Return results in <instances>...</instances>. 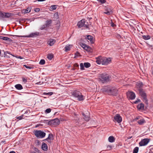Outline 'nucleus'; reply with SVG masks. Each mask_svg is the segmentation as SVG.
Masks as SVG:
<instances>
[{
	"label": "nucleus",
	"mask_w": 153,
	"mask_h": 153,
	"mask_svg": "<svg viewBox=\"0 0 153 153\" xmlns=\"http://www.w3.org/2000/svg\"><path fill=\"white\" fill-rule=\"evenodd\" d=\"M102 91L110 95L116 96L118 93L117 89L114 87L106 86L103 88Z\"/></svg>",
	"instance_id": "nucleus-1"
},
{
	"label": "nucleus",
	"mask_w": 153,
	"mask_h": 153,
	"mask_svg": "<svg viewBox=\"0 0 153 153\" xmlns=\"http://www.w3.org/2000/svg\"><path fill=\"white\" fill-rule=\"evenodd\" d=\"M73 97L77 98V100L79 101H83L85 99V97L82 94V93L77 90L74 91L72 94Z\"/></svg>",
	"instance_id": "nucleus-2"
},
{
	"label": "nucleus",
	"mask_w": 153,
	"mask_h": 153,
	"mask_svg": "<svg viewBox=\"0 0 153 153\" xmlns=\"http://www.w3.org/2000/svg\"><path fill=\"white\" fill-rule=\"evenodd\" d=\"M109 76L108 74H102L99 76L100 80L103 83H105L109 81Z\"/></svg>",
	"instance_id": "nucleus-3"
},
{
	"label": "nucleus",
	"mask_w": 153,
	"mask_h": 153,
	"mask_svg": "<svg viewBox=\"0 0 153 153\" xmlns=\"http://www.w3.org/2000/svg\"><path fill=\"white\" fill-rule=\"evenodd\" d=\"M13 14L10 13H5L0 11V20L4 21L5 18H9Z\"/></svg>",
	"instance_id": "nucleus-4"
},
{
	"label": "nucleus",
	"mask_w": 153,
	"mask_h": 153,
	"mask_svg": "<svg viewBox=\"0 0 153 153\" xmlns=\"http://www.w3.org/2000/svg\"><path fill=\"white\" fill-rule=\"evenodd\" d=\"M139 92L140 95L143 98V100L145 103L147 104L148 103V100L147 99V96L146 93L143 91V89L141 88H139Z\"/></svg>",
	"instance_id": "nucleus-5"
},
{
	"label": "nucleus",
	"mask_w": 153,
	"mask_h": 153,
	"mask_svg": "<svg viewBox=\"0 0 153 153\" xmlns=\"http://www.w3.org/2000/svg\"><path fill=\"white\" fill-rule=\"evenodd\" d=\"M39 34L38 32H35L34 33H32L28 36H19V35H13V36H16L19 37L28 38V37H35L38 36Z\"/></svg>",
	"instance_id": "nucleus-6"
},
{
	"label": "nucleus",
	"mask_w": 153,
	"mask_h": 153,
	"mask_svg": "<svg viewBox=\"0 0 153 153\" xmlns=\"http://www.w3.org/2000/svg\"><path fill=\"white\" fill-rule=\"evenodd\" d=\"M34 134L36 137L39 138H43L46 135L45 133L41 130H36Z\"/></svg>",
	"instance_id": "nucleus-7"
},
{
	"label": "nucleus",
	"mask_w": 153,
	"mask_h": 153,
	"mask_svg": "<svg viewBox=\"0 0 153 153\" xmlns=\"http://www.w3.org/2000/svg\"><path fill=\"white\" fill-rule=\"evenodd\" d=\"M86 23L85 19H82L78 22L77 26L79 28L84 27L86 28H88V25Z\"/></svg>",
	"instance_id": "nucleus-8"
},
{
	"label": "nucleus",
	"mask_w": 153,
	"mask_h": 153,
	"mask_svg": "<svg viewBox=\"0 0 153 153\" xmlns=\"http://www.w3.org/2000/svg\"><path fill=\"white\" fill-rule=\"evenodd\" d=\"M150 140V139L148 138L142 139L139 143V146H142L146 145L149 142Z\"/></svg>",
	"instance_id": "nucleus-9"
},
{
	"label": "nucleus",
	"mask_w": 153,
	"mask_h": 153,
	"mask_svg": "<svg viewBox=\"0 0 153 153\" xmlns=\"http://www.w3.org/2000/svg\"><path fill=\"white\" fill-rule=\"evenodd\" d=\"M60 121L58 118L55 119L50 120H49L48 125L51 126L52 125H55L59 124Z\"/></svg>",
	"instance_id": "nucleus-10"
},
{
	"label": "nucleus",
	"mask_w": 153,
	"mask_h": 153,
	"mask_svg": "<svg viewBox=\"0 0 153 153\" xmlns=\"http://www.w3.org/2000/svg\"><path fill=\"white\" fill-rule=\"evenodd\" d=\"M113 121L117 122L118 123H120L122 121V118L119 114H116L114 117Z\"/></svg>",
	"instance_id": "nucleus-11"
},
{
	"label": "nucleus",
	"mask_w": 153,
	"mask_h": 153,
	"mask_svg": "<svg viewBox=\"0 0 153 153\" xmlns=\"http://www.w3.org/2000/svg\"><path fill=\"white\" fill-rule=\"evenodd\" d=\"M112 9L111 7L107 6L105 7V11L104 13L108 15H110L112 13Z\"/></svg>",
	"instance_id": "nucleus-12"
},
{
	"label": "nucleus",
	"mask_w": 153,
	"mask_h": 153,
	"mask_svg": "<svg viewBox=\"0 0 153 153\" xmlns=\"http://www.w3.org/2000/svg\"><path fill=\"white\" fill-rule=\"evenodd\" d=\"M128 98L131 100L134 99L135 97V94L133 92L128 91L127 93Z\"/></svg>",
	"instance_id": "nucleus-13"
},
{
	"label": "nucleus",
	"mask_w": 153,
	"mask_h": 153,
	"mask_svg": "<svg viewBox=\"0 0 153 153\" xmlns=\"http://www.w3.org/2000/svg\"><path fill=\"white\" fill-rule=\"evenodd\" d=\"M103 65H107L111 62V58L103 57Z\"/></svg>",
	"instance_id": "nucleus-14"
},
{
	"label": "nucleus",
	"mask_w": 153,
	"mask_h": 153,
	"mask_svg": "<svg viewBox=\"0 0 153 153\" xmlns=\"http://www.w3.org/2000/svg\"><path fill=\"white\" fill-rule=\"evenodd\" d=\"M89 113H86L85 114L84 113H82V114L83 116V118L85 121L88 122L90 120V118L89 115Z\"/></svg>",
	"instance_id": "nucleus-15"
},
{
	"label": "nucleus",
	"mask_w": 153,
	"mask_h": 153,
	"mask_svg": "<svg viewBox=\"0 0 153 153\" xmlns=\"http://www.w3.org/2000/svg\"><path fill=\"white\" fill-rule=\"evenodd\" d=\"M96 62L98 64L103 65V57L100 56L96 58Z\"/></svg>",
	"instance_id": "nucleus-16"
},
{
	"label": "nucleus",
	"mask_w": 153,
	"mask_h": 153,
	"mask_svg": "<svg viewBox=\"0 0 153 153\" xmlns=\"http://www.w3.org/2000/svg\"><path fill=\"white\" fill-rule=\"evenodd\" d=\"M81 46L85 50L89 51L90 49V47L88 45H87L84 43H82L81 44Z\"/></svg>",
	"instance_id": "nucleus-17"
},
{
	"label": "nucleus",
	"mask_w": 153,
	"mask_h": 153,
	"mask_svg": "<svg viewBox=\"0 0 153 153\" xmlns=\"http://www.w3.org/2000/svg\"><path fill=\"white\" fill-rule=\"evenodd\" d=\"M55 42V40L50 39L48 41L47 44L49 45L52 46L54 45Z\"/></svg>",
	"instance_id": "nucleus-18"
},
{
	"label": "nucleus",
	"mask_w": 153,
	"mask_h": 153,
	"mask_svg": "<svg viewBox=\"0 0 153 153\" xmlns=\"http://www.w3.org/2000/svg\"><path fill=\"white\" fill-rule=\"evenodd\" d=\"M137 123L139 125H142L146 123V121L145 119L142 117L141 118L137 121Z\"/></svg>",
	"instance_id": "nucleus-19"
},
{
	"label": "nucleus",
	"mask_w": 153,
	"mask_h": 153,
	"mask_svg": "<svg viewBox=\"0 0 153 153\" xmlns=\"http://www.w3.org/2000/svg\"><path fill=\"white\" fill-rule=\"evenodd\" d=\"M42 149L44 151H47L48 150V146L47 144L44 142L42 143Z\"/></svg>",
	"instance_id": "nucleus-20"
},
{
	"label": "nucleus",
	"mask_w": 153,
	"mask_h": 153,
	"mask_svg": "<svg viewBox=\"0 0 153 153\" xmlns=\"http://www.w3.org/2000/svg\"><path fill=\"white\" fill-rule=\"evenodd\" d=\"M86 38L89 40L91 43L94 42L93 38L92 36L89 35H87Z\"/></svg>",
	"instance_id": "nucleus-21"
},
{
	"label": "nucleus",
	"mask_w": 153,
	"mask_h": 153,
	"mask_svg": "<svg viewBox=\"0 0 153 153\" xmlns=\"http://www.w3.org/2000/svg\"><path fill=\"white\" fill-rule=\"evenodd\" d=\"M15 88L18 90H21L23 89L22 85L20 84H17L15 85Z\"/></svg>",
	"instance_id": "nucleus-22"
},
{
	"label": "nucleus",
	"mask_w": 153,
	"mask_h": 153,
	"mask_svg": "<svg viewBox=\"0 0 153 153\" xmlns=\"http://www.w3.org/2000/svg\"><path fill=\"white\" fill-rule=\"evenodd\" d=\"M137 108L139 110H143L144 109V104L142 103L139 104L137 105Z\"/></svg>",
	"instance_id": "nucleus-23"
},
{
	"label": "nucleus",
	"mask_w": 153,
	"mask_h": 153,
	"mask_svg": "<svg viewBox=\"0 0 153 153\" xmlns=\"http://www.w3.org/2000/svg\"><path fill=\"white\" fill-rule=\"evenodd\" d=\"M31 10V7H28L26 9L23 10V12L24 13H29L30 12Z\"/></svg>",
	"instance_id": "nucleus-24"
},
{
	"label": "nucleus",
	"mask_w": 153,
	"mask_h": 153,
	"mask_svg": "<svg viewBox=\"0 0 153 153\" xmlns=\"http://www.w3.org/2000/svg\"><path fill=\"white\" fill-rule=\"evenodd\" d=\"M108 141L110 143H113L115 141V139L113 136H110L108 138Z\"/></svg>",
	"instance_id": "nucleus-25"
},
{
	"label": "nucleus",
	"mask_w": 153,
	"mask_h": 153,
	"mask_svg": "<svg viewBox=\"0 0 153 153\" xmlns=\"http://www.w3.org/2000/svg\"><path fill=\"white\" fill-rule=\"evenodd\" d=\"M0 39H3L4 40L8 41H10L11 40V39L8 37H3L1 36H0Z\"/></svg>",
	"instance_id": "nucleus-26"
},
{
	"label": "nucleus",
	"mask_w": 153,
	"mask_h": 153,
	"mask_svg": "<svg viewBox=\"0 0 153 153\" xmlns=\"http://www.w3.org/2000/svg\"><path fill=\"white\" fill-rule=\"evenodd\" d=\"M142 38L144 40H147L150 39L151 38V36L149 35H143L142 36Z\"/></svg>",
	"instance_id": "nucleus-27"
},
{
	"label": "nucleus",
	"mask_w": 153,
	"mask_h": 153,
	"mask_svg": "<svg viewBox=\"0 0 153 153\" xmlns=\"http://www.w3.org/2000/svg\"><path fill=\"white\" fill-rule=\"evenodd\" d=\"M52 22V21L51 20H48L46 21L45 25L46 26V27H47L49 26V25L51 24Z\"/></svg>",
	"instance_id": "nucleus-28"
},
{
	"label": "nucleus",
	"mask_w": 153,
	"mask_h": 153,
	"mask_svg": "<svg viewBox=\"0 0 153 153\" xmlns=\"http://www.w3.org/2000/svg\"><path fill=\"white\" fill-rule=\"evenodd\" d=\"M53 135L52 134H49L48 135V136L47 138V139H48L49 140L51 141V140H53Z\"/></svg>",
	"instance_id": "nucleus-29"
},
{
	"label": "nucleus",
	"mask_w": 153,
	"mask_h": 153,
	"mask_svg": "<svg viewBox=\"0 0 153 153\" xmlns=\"http://www.w3.org/2000/svg\"><path fill=\"white\" fill-rule=\"evenodd\" d=\"M84 65L86 68H88L91 66V65L90 63L86 62L84 63Z\"/></svg>",
	"instance_id": "nucleus-30"
},
{
	"label": "nucleus",
	"mask_w": 153,
	"mask_h": 153,
	"mask_svg": "<svg viewBox=\"0 0 153 153\" xmlns=\"http://www.w3.org/2000/svg\"><path fill=\"white\" fill-rule=\"evenodd\" d=\"M24 66L26 68L29 69H33V67L30 66V65H24Z\"/></svg>",
	"instance_id": "nucleus-31"
},
{
	"label": "nucleus",
	"mask_w": 153,
	"mask_h": 153,
	"mask_svg": "<svg viewBox=\"0 0 153 153\" xmlns=\"http://www.w3.org/2000/svg\"><path fill=\"white\" fill-rule=\"evenodd\" d=\"M72 46V45H69L68 46H66L65 48V51L67 52L68 51H70V46Z\"/></svg>",
	"instance_id": "nucleus-32"
},
{
	"label": "nucleus",
	"mask_w": 153,
	"mask_h": 153,
	"mask_svg": "<svg viewBox=\"0 0 153 153\" xmlns=\"http://www.w3.org/2000/svg\"><path fill=\"white\" fill-rule=\"evenodd\" d=\"M56 5H52L50 7V9L51 10H55L56 8Z\"/></svg>",
	"instance_id": "nucleus-33"
},
{
	"label": "nucleus",
	"mask_w": 153,
	"mask_h": 153,
	"mask_svg": "<svg viewBox=\"0 0 153 153\" xmlns=\"http://www.w3.org/2000/svg\"><path fill=\"white\" fill-rule=\"evenodd\" d=\"M139 150V148L137 147H135L133 151V153H137Z\"/></svg>",
	"instance_id": "nucleus-34"
},
{
	"label": "nucleus",
	"mask_w": 153,
	"mask_h": 153,
	"mask_svg": "<svg viewBox=\"0 0 153 153\" xmlns=\"http://www.w3.org/2000/svg\"><path fill=\"white\" fill-rule=\"evenodd\" d=\"M53 57V55L52 54H49L47 56V58L50 60L52 59Z\"/></svg>",
	"instance_id": "nucleus-35"
},
{
	"label": "nucleus",
	"mask_w": 153,
	"mask_h": 153,
	"mask_svg": "<svg viewBox=\"0 0 153 153\" xmlns=\"http://www.w3.org/2000/svg\"><path fill=\"white\" fill-rule=\"evenodd\" d=\"M80 69L81 70H84L85 69V66L84 65V64H83V63H81L80 64Z\"/></svg>",
	"instance_id": "nucleus-36"
},
{
	"label": "nucleus",
	"mask_w": 153,
	"mask_h": 153,
	"mask_svg": "<svg viewBox=\"0 0 153 153\" xmlns=\"http://www.w3.org/2000/svg\"><path fill=\"white\" fill-rule=\"evenodd\" d=\"M45 63V61L43 59H42L40 60L39 64L41 65H44Z\"/></svg>",
	"instance_id": "nucleus-37"
},
{
	"label": "nucleus",
	"mask_w": 153,
	"mask_h": 153,
	"mask_svg": "<svg viewBox=\"0 0 153 153\" xmlns=\"http://www.w3.org/2000/svg\"><path fill=\"white\" fill-rule=\"evenodd\" d=\"M51 111V108H47L45 111V113L46 114L49 113Z\"/></svg>",
	"instance_id": "nucleus-38"
},
{
	"label": "nucleus",
	"mask_w": 153,
	"mask_h": 153,
	"mask_svg": "<svg viewBox=\"0 0 153 153\" xmlns=\"http://www.w3.org/2000/svg\"><path fill=\"white\" fill-rule=\"evenodd\" d=\"M142 117L140 116H138L136 117L134 120V121H137V120H139Z\"/></svg>",
	"instance_id": "nucleus-39"
},
{
	"label": "nucleus",
	"mask_w": 153,
	"mask_h": 153,
	"mask_svg": "<svg viewBox=\"0 0 153 153\" xmlns=\"http://www.w3.org/2000/svg\"><path fill=\"white\" fill-rule=\"evenodd\" d=\"M97 1L102 4L105 3L106 1L105 0H97Z\"/></svg>",
	"instance_id": "nucleus-40"
},
{
	"label": "nucleus",
	"mask_w": 153,
	"mask_h": 153,
	"mask_svg": "<svg viewBox=\"0 0 153 153\" xmlns=\"http://www.w3.org/2000/svg\"><path fill=\"white\" fill-rule=\"evenodd\" d=\"M24 116L23 115H22L20 116L17 117L16 118L19 120H21L23 119Z\"/></svg>",
	"instance_id": "nucleus-41"
},
{
	"label": "nucleus",
	"mask_w": 153,
	"mask_h": 153,
	"mask_svg": "<svg viewBox=\"0 0 153 153\" xmlns=\"http://www.w3.org/2000/svg\"><path fill=\"white\" fill-rule=\"evenodd\" d=\"M137 86L138 87H139L140 88L142 87L143 84L142 82H140V83H137Z\"/></svg>",
	"instance_id": "nucleus-42"
},
{
	"label": "nucleus",
	"mask_w": 153,
	"mask_h": 153,
	"mask_svg": "<svg viewBox=\"0 0 153 153\" xmlns=\"http://www.w3.org/2000/svg\"><path fill=\"white\" fill-rule=\"evenodd\" d=\"M53 93L52 92H50L48 93H44L43 94H44L48 95H51L53 94Z\"/></svg>",
	"instance_id": "nucleus-43"
},
{
	"label": "nucleus",
	"mask_w": 153,
	"mask_h": 153,
	"mask_svg": "<svg viewBox=\"0 0 153 153\" xmlns=\"http://www.w3.org/2000/svg\"><path fill=\"white\" fill-rule=\"evenodd\" d=\"M22 80L23 82L24 83H26L27 82V80L24 77H22Z\"/></svg>",
	"instance_id": "nucleus-44"
},
{
	"label": "nucleus",
	"mask_w": 153,
	"mask_h": 153,
	"mask_svg": "<svg viewBox=\"0 0 153 153\" xmlns=\"http://www.w3.org/2000/svg\"><path fill=\"white\" fill-rule=\"evenodd\" d=\"M47 27L45 25H42L40 28V29L41 30H43L44 29L45 27Z\"/></svg>",
	"instance_id": "nucleus-45"
},
{
	"label": "nucleus",
	"mask_w": 153,
	"mask_h": 153,
	"mask_svg": "<svg viewBox=\"0 0 153 153\" xmlns=\"http://www.w3.org/2000/svg\"><path fill=\"white\" fill-rule=\"evenodd\" d=\"M40 10V9L39 8H36L34 9L35 11L36 12H39Z\"/></svg>",
	"instance_id": "nucleus-46"
},
{
	"label": "nucleus",
	"mask_w": 153,
	"mask_h": 153,
	"mask_svg": "<svg viewBox=\"0 0 153 153\" xmlns=\"http://www.w3.org/2000/svg\"><path fill=\"white\" fill-rule=\"evenodd\" d=\"M110 24H111V26L112 27H114L116 26V25L112 22H111V23Z\"/></svg>",
	"instance_id": "nucleus-47"
},
{
	"label": "nucleus",
	"mask_w": 153,
	"mask_h": 153,
	"mask_svg": "<svg viewBox=\"0 0 153 153\" xmlns=\"http://www.w3.org/2000/svg\"><path fill=\"white\" fill-rule=\"evenodd\" d=\"M4 55L5 56H6L7 55V53H8L9 54H10V52H8L7 51H6L4 52Z\"/></svg>",
	"instance_id": "nucleus-48"
},
{
	"label": "nucleus",
	"mask_w": 153,
	"mask_h": 153,
	"mask_svg": "<svg viewBox=\"0 0 153 153\" xmlns=\"http://www.w3.org/2000/svg\"><path fill=\"white\" fill-rule=\"evenodd\" d=\"M49 121V120H44L43 121V122L44 123L47 124H48V122Z\"/></svg>",
	"instance_id": "nucleus-49"
},
{
	"label": "nucleus",
	"mask_w": 153,
	"mask_h": 153,
	"mask_svg": "<svg viewBox=\"0 0 153 153\" xmlns=\"http://www.w3.org/2000/svg\"><path fill=\"white\" fill-rule=\"evenodd\" d=\"M74 66L75 67H78L79 66V65L77 63H75L74 65Z\"/></svg>",
	"instance_id": "nucleus-50"
},
{
	"label": "nucleus",
	"mask_w": 153,
	"mask_h": 153,
	"mask_svg": "<svg viewBox=\"0 0 153 153\" xmlns=\"http://www.w3.org/2000/svg\"><path fill=\"white\" fill-rule=\"evenodd\" d=\"M16 57L17 58L20 59H22V57L20 56H16Z\"/></svg>",
	"instance_id": "nucleus-51"
},
{
	"label": "nucleus",
	"mask_w": 153,
	"mask_h": 153,
	"mask_svg": "<svg viewBox=\"0 0 153 153\" xmlns=\"http://www.w3.org/2000/svg\"><path fill=\"white\" fill-rule=\"evenodd\" d=\"M111 146H108L107 147V149H108V150H110L111 148Z\"/></svg>",
	"instance_id": "nucleus-52"
},
{
	"label": "nucleus",
	"mask_w": 153,
	"mask_h": 153,
	"mask_svg": "<svg viewBox=\"0 0 153 153\" xmlns=\"http://www.w3.org/2000/svg\"><path fill=\"white\" fill-rule=\"evenodd\" d=\"M46 0H36V1H33L34 2H35L36 1H45Z\"/></svg>",
	"instance_id": "nucleus-53"
},
{
	"label": "nucleus",
	"mask_w": 153,
	"mask_h": 153,
	"mask_svg": "<svg viewBox=\"0 0 153 153\" xmlns=\"http://www.w3.org/2000/svg\"><path fill=\"white\" fill-rule=\"evenodd\" d=\"M117 37L118 38V39H119L121 37V36L120 34H117Z\"/></svg>",
	"instance_id": "nucleus-54"
},
{
	"label": "nucleus",
	"mask_w": 153,
	"mask_h": 153,
	"mask_svg": "<svg viewBox=\"0 0 153 153\" xmlns=\"http://www.w3.org/2000/svg\"><path fill=\"white\" fill-rule=\"evenodd\" d=\"M45 140H47L49 142V143H51V141H50V140H49L48 139H47V138L46 139H44L43 140V141H45Z\"/></svg>",
	"instance_id": "nucleus-55"
},
{
	"label": "nucleus",
	"mask_w": 153,
	"mask_h": 153,
	"mask_svg": "<svg viewBox=\"0 0 153 153\" xmlns=\"http://www.w3.org/2000/svg\"><path fill=\"white\" fill-rule=\"evenodd\" d=\"M79 55V53L78 52H76L75 53V55L76 56H78Z\"/></svg>",
	"instance_id": "nucleus-56"
},
{
	"label": "nucleus",
	"mask_w": 153,
	"mask_h": 153,
	"mask_svg": "<svg viewBox=\"0 0 153 153\" xmlns=\"http://www.w3.org/2000/svg\"><path fill=\"white\" fill-rule=\"evenodd\" d=\"M79 120V122H78V124H76V125H78L79 126H80V125H81V123H79V122H80V121H79V120Z\"/></svg>",
	"instance_id": "nucleus-57"
},
{
	"label": "nucleus",
	"mask_w": 153,
	"mask_h": 153,
	"mask_svg": "<svg viewBox=\"0 0 153 153\" xmlns=\"http://www.w3.org/2000/svg\"><path fill=\"white\" fill-rule=\"evenodd\" d=\"M34 149H35V151L36 152H37L38 151V149L37 148H36V147H34Z\"/></svg>",
	"instance_id": "nucleus-58"
},
{
	"label": "nucleus",
	"mask_w": 153,
	"mask_h": 153,
	"mask_svg": "<svg viewBox=\"0 0 153 153\" xmlns=\"http://www.w3.org/2000/svg\"><path fill=\"white\" fill-rule=\"evenodd\" d=\"M54 15V16H56V15L57 16H58V13H55Z\"/></svg>",
	"instance_id": "nucleus-59"
},
{
	"label": "nucleus",
	"mask_w": 153,
	"mask_h": 153,
	"mask_svg": "<svg viewBox=\"0 0 153 153\" xmlns=\"http://www.w3.org/2000/svg\"><path fill=\"white\" fill-rule=\"evenodd\" d=\"M138 101H137V100H136V101H135L134 102V103L135 104H137V103H138Z\"/></svg>",
	"instance_id": "nucleus-60"
},
{
	"label": "nucleus",
	"mask_w": 153,
	"mask_h": 153,
	"mask_svg": "<svg viewBox=\"0 0 153 153\" xmlns=\"http://www.w3.org/2000/svg\"><path fill=\"white\" fill-rule=\"evenodd\" d=\"M138 101H137V100H136V101H135L134 102V103L135 104H137V103H138Z\"/></svg>",
	"instance_id": "nucleus-61"
},
{
	"label": "nucleus",
	"mask_w": 153,
	"mask_h": 153,
	"mask_svg": "<svg viewBox=\"0 0 153 153\" xmlns=\"http://www.w3.org/2000/svg\"><path fill=\"white\" fill-rule=\"evenodd\" d=\"M9 153H16L14 151H11Z\"/></svg>",
	"instance_id": "nucleus-62"
},
{
	"label": "nucleus",
	"mask_w": 153,
	"mask_h": 153,
	"mask_svg": "<svg viewBox=\"0 0 153 153\" xmlns=\"http://www.w3.org/2000/svg\"><path fill=\"white\" fill-rule=\"evenodd\" d=\"M149 153H153V152L151 151H150L149 152Z\"/></svg>",
	"instance_id": "nucleus-63"
},
{
	"label": "nucleus",
	"mask_w": 153,
	"mask_h": 153,
	"mask_svg": "<svg viewBox=\"0 0 153 153\" xmlns=\"http://www.w3.org/2000/svg\"><path fill=\"white\" fill-rule=\"evenodd\" d=\"M138 102H140V99H138L137 100Z\"/></svg>",
	"instance_id": "nucleus-64"
}]
</instances>
